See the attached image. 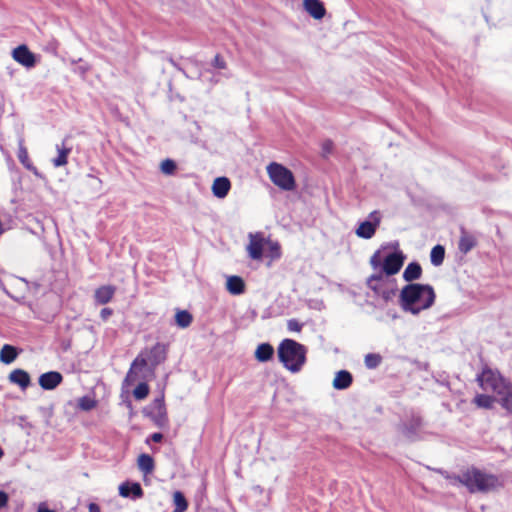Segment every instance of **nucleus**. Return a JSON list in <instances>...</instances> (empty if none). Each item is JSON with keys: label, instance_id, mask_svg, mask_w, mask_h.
<instances>
[{"label": "nucleus", "instance_id": "nucleus-1", "mask_svg": "<svg viewBox=\"0 0 512 512\" xmlns=\"http://www.w3.org/2000/svg\"><path fill=\"white\" fill-rule=\"evenodd\" d=\"M434 289L428 284L409 283L399 295V303L405 312L418 315L422 310L430 308L435 301Z\"/></svg>", "mask_w": 512, "mask_h": 512}, {"label": "nucleus", "instance_id": "nucleus-2", "mask_svg": "<svg viewBox=\"0 0 512 512\" xmlns=\"http://www.w3.org/2000/svg\"><path fill=\"white\" fill-rule=\"evenodd\" d=\"M277 354L279 361L287 370L297 373L306 362L307 348L303 344L287 338L279 344Z\"/></svg>", "mask_w": 512, "mask_h": 512}, {"label": "nucleus", "instance_id": "nucleus-3", "mask_svg": "<svg viewBox=\"0 0 512 512\" xmlns=\"http://www.w3.org/2000/svg\"><path fill=\"white\" fill-rule=\"evenodd\" d=\"M465 487L470 493H489L502 487L499 477L471 467L464 471Z\"/></svg>", "mask_w": 512, "mask_h": 512}, {"label": "nucleus", "instance_id": "nucleus-4", "mask_svg": "<svg viewBox=\"0 0 512 512\" xmlns=\"http://www.w3.org/2000/svg\"><path fill=\"white\" fill-rule=\"evenodd\" d=\"M404 260L405 256L400 250L389 253L384 258L381 255V250H377L370 258V265L374 270L381 268L386 276H392L400 271Z\"/></svg>", "mask_w": 512, "mask_h": 512}, {"label": "nucleus", "instance_id": "nucleus-5", "mask_svg": "<svg viewBox=\"0 0 512 512\" xmlns=\"http://www.w3.org/2000/svg\"><path fill=\"white\" fill-rule=\"evenodd\" d=\"M267 173L274 185L284 191H292L296 187L293 173L282 164L272 162L267 166Z\"/></svg>", "mask_w": 512, "mask_h": 512}, {"label": "nucleus", "instance_id": "nucleus-6", "mask_svg": "<svg viewBox=\"0 0 512 512\" xmlns=\"http://www.w3.org/2000/svg\"><path fill=\"white\" fill-rule=\"evenodd\" d=\"M478 382L483 390L491 391L495 394L504 389V386L508 383L498 372H494L491 369L483 370L481 375L478 376Z\"/></svg>", "mask_w": 512, "mask_h": 512}, {"label": "nucleus", "instance_id": "nucleus-7", "mask_svg": "<svg viewBox=\"0 0 512 512\" xmlns=\"http://www.w3.org/2000/svg\"><path fill=\"white\" fill-rule=\"evenodd\" d=\"M381 223V215L379 211H372L368 219L361 222L355 233L359 238L371 239Z\"/></svg>", "mask_w": 512, "mask_h": 512}, {"label": "nucleus", "instance_id": "nucleus-8", "mask_svg": "<svg viewBox=\"0 0 512 512\" xmlns=\"http://www.w3.org/2000/svg\"><path fill=\"white\" fill-rule=\"evenodd\" d=\"M144 412L158 427H164L167 424V413L163 397L156 398L145 408Z\"/></svg>", "mask_w": 512, "mask_h": 512}, {"label": "nucleus", "instance_id": "nucleus-9", "mask_svg": "<svg viewBox=\"0 0 512 512\" xmlns=\"http://www.w3.org/2000/svg\"><path fill=\"white\" fill-rule=\"evenodd\" d=\"M12 56L15 61L26 68H32L36 64L35 55L28 49L26 45H20L13 50Z\"/></svg>", "mask_w": 512, "mask_h": 512}, {"label": "nucleus", "instance_id": "nucleus-10", "mask_svg": "<svg viewBox=\"0 0 512 512\" xmlns=\"http://www.w3.org/2000/svg\"><path fill=\"white\" fill-rule=\"evenodd\" d=\"M264 238L261 233L249 234V244L247 251L249 257L253 260H260L263 256Z\"/></svg>", "mask_w": 512, "mask_h": 512}, {"label": "nucleus", "instance_id": "nucleus-11", "mask_svg": "<svg viewBox=\"0 0 512 512\" xmlns=\"http://www.w3.org/2000/svg\"><path fill=\"white\" fill-rule=\"evenodd\" d=\"M63 381V376L58 371H49L39 376L38 383L44 390H53Z\"/></svg>", "mask_w": 512, "mask_h": 512}, {"label": "nucleus", "instance_id": "nucleus-12", "mask_svg": "<svg viewBox=\"0 0 512 512\" xmlns=\"http://www.w3.org/2000/svg\"><path fill=\"white\" fill-rule=\"evenodd\" d=\"M116 290L117 288L113 285H103L98 287L94 292V302L97 305H105L109 303L113 299Z\"/></svg>", "mask_w": 512, "mask_h": 512}, {"label": "nucleus", "instance_id": "nucleus-13", "mask_svg": "<svg viewBox=\"0 0 512 512\" xmlns=\"http://www.w3.org/2000/svg\"><path fill=\"white\" fill-rule=\"evenodd\" d=\"M119 494L124 498L139 499L143 496V489L138 482L126 481L119 486Z\"/></svg>", "mask_w": 512, "mask_h": 512}, {"label": "nucleus", "instance_id": "nucleus-14", "mask_svg": "<svg viewBox=\"0 0 512 512\" xmlns=\"http://www.w3.org/2000/svg\"><path fill=\"white\" fill-rule=\"evenodd\" d=\"M305 11L314 19L320 20L326 14V9L320 0H303Z\"/></svg>", "mask_w": 512, "mask_h": 512}, {"label": "nucleus", "instance_id": "nucleus-15", "mask_svg": "<svg viewBox=\"0 0 512 512\" xmlns=\"http://www.w3.org/2000/svg\"><path fill=\"white\" fill-rule=\"evenodd\" d=\"M460 233L458 249L461 253L467 254L476 246L477 239L473 234L466 231L464 227L460 228Z\"/></svg>", "mask_w": 512, "mask_h": 512}, {"label": "nucleus", "instance_id": "nucleus-16", "mask_svg": "<svg viewBox=\"0 0 512 512\" xmlns=\"http://www.w3.org/2000/svg\"><path fill=\"white\" fill-rule=\"evenodd\" d=\"M497 402L512 415V384L508 382L497 394Z\"/></svg>", "mask_w": 512, "mask_h": 512}, {"label": "nucleus", "instance_id": "nucleus-17", "mask_svg": "<svg viewBox=\"0 0 512 512\" xmlns=\"http://www.w3.org/2000/svg\"><path fill=\"white\" fill-rule=\"evenodd\" d=\"M8 379L11 383L18 385L22 390H25L31 384L30 375L23 369L13 370L9 374Z\"/></svg>", "mask_w": 512, "mask_h": 512}, {"label": "nucleus", "instance_id": "nucleus-18", "mask_svg": "<svg viewBox=\"0 0 512 512\" xmlns=\"http://www.w3.org/2000/svg\"><path fill=\"white\" fill-rule=\"evenodd\" d=\"M230 188L231 183L227 177H218L213 182L212 192L215 197L222 199L227 196Z\"/></svg>", "mask_w": 512, "mask_h": 512}, {"label": "nucleus", "instance_id": "nucleus-19", "mask_svg": "<svg viewBox=\"0 0 512 512\" xmlns=\"http://www.w3.org/2000/svg\"><path fill=\"white\" fill-rule=\"evenodd\" d=\"M167 356V345L156 343L150 350L149 360L153 366H157L165 361Z\"/></svg>", "mask_w": 512, "mask_h": 512}, {"label": "nucleus", "instance_id": "nucleus-20", "mask_svg": "<svg viewBox=\"0 0 512 512\" xmlns=\"http://www.w3.org/2000/svg\"><path fill=\"white\" fill-rule=\"evenodd\" d=\"M352 382V374L347 370H340L335 375L333 387L336 390H345L351 386Z\"/></svg>", "mask_w": 512, "mask_h": 512}, {"label": "nucleus", "instance_id": "nucleus-21", "mask_svg": "<svg viewBox=\"0 0 512 512\" xmlns=\"http://www.w3.org/2000/svg\"><path fill=\"white\" fill-rule=\"evenodd\" d=\"M226 288L232 295H240L245 291V283L239 276H229Z\"/></svg>", "mask_w": 512, "mask_h": 512}, {"label": "nucleus", "instance_id": "nucleus-22", "mask_svg": "<svg viewBox=\"0 0 512 512\" xmlns=\"http://www.w3.org/2000/svg\"><path fill=\"white\" fill-rule=\"evenodd\" d=\"M274 355V348L269 343H261L255 351V358L259 362H267L272 359Z\"/></svg>", "mask_w": 512, "mask_h": 512}, {"label": "nucleus", "instance_id": "nucleus-23", "mask_svg": "<svg viewBox=\"0 0 512 512\" xmlns=\"http://www.w3.org/2000/svg\"><path fill=\"white\" fill-rule=\"evenodd\" d=\"M56 150L58 155L56 158L52 160V163L55 167H61L67 164L68 155L71 152V147L66 146L65 140L61 145H56Z\"/></svg>", "mask_w": 512, "mask_h": 512}, {"label": "nucleus", "instance_id": "nucleus-24", "mask_svg": "<svg viewBox=\"0 0 512 512\" xmlns=\"http://www.w3.org/2000/svg\"><path fill=\"white\" fill-rule=\"evenodd\" d=\"M19 355V351L16 347L5 344L0 350V361L4 364H11L16 360Z\"/></svg>", "mask_w": 512, "mask_h": 512}, {"label": "nucleus", "instance_id": "nucleus-25", "mask_svg": "<svg viewBox=\"0 0 512 512\" xmlns=\"http://www.w3.org/2000/svg\"><path fill=\"white\" fill-rule=\"evenodd\" d=\"M422 275V268L419 263L411 262L407 265L403 272V278L407 282H412L417 280Z\"/></svg>", "mask_w": 512, "mask_h": 512}, {"label": "nucleus", "instance_id": "nucleus-26", "mask_svg": "<svg viewBox=\"0 0 512 512\" xmlns=\"http://www.w3.org/2000/svg\"><path fill=\"white\" fill-rule=\"evenodd\" d=\"M18 159L27 170L31 171L35 176L41 177V174L39 173L37 168L30 161L27 149L22 145H20L19 147Z\"/></svg>", "mask_w": 512, "mask_h": 512}, {"label": "nucleus", "instance_id": "nucleus-27", "mask_svg": "<svg viewBox=\"0 0 512 512\" xmlns=\"http://www.w3.org/2000/svg\"><path fill=\"white\" fill-rule=\"evenodd\" d=\"M146 365H147V361L144 358H142V359L136 358L133 361V363L130 367V370L128 371V373L125 377V383L128 385H131L134 382H136L138 380V375L134 369L138 366L145 367Z\"/></svg>", "mask_w": 512, "mask_h": 512}, {"label": "nucleus", "instance_id": "nucleus-28", "mask_svg": "<svg viewBox=\"0 0 512 512\" xmlns=\"http://www.w3.org/2000/svg\"><path fill=\"white\" fill-rule=\"evenodd\" d=\"M138 467L144 474H150L154 470V460L149 454H141L138 457Z\"/></svg>", "mask_w": 512, "mask_h": 512}, {"label": "nucleus", "instance_id": "nucleus-29", "mask_svg": "<svg viewBox=\"0 0 512 512\" xmlns=\"http://www.w3.org/2000/svg\"><path fill=\"white\" fill-rule=\"evenodd\" d=\"M176 324L180 328H187L191 325L193 317L187 310H178L175 315Z\"/></svg>", "mask_w": 512, "mask_h": 512}, {"label": "nucleus", "instance_id": "nucleus-30", "mask_svg": "<svg viewBox=\"0 0 512 512\" xmlns=\"http://www.w3.org/2000/svg\"><path fill=\"white\" fill-rule=\"evenodd\" d=\"M445 257V249L442 245H436L432 248L430 253V260L434 266H439L443 263Z\"/></svg>", "mask_w": 512, "mask_h": 512}, {"label": "nucleus", "instance_id": "nucleus-31", "mask_svg": "<svg viewBox=\"0 0 512 512\" xmlns=\"http://www.w3.org/2000/svg\"><path fill=\"white\" fill-rule=\"evenodd\" d=\"M497 401V397H493L486 394H478L474 398V403L480 408L490 409L493 407L494 402Z\"/></svg>", "mask_w": 512, "mask_h": 512}, {"label": "nucleus", "instance_id": "nucleus-32", "mask_svg": "<svg viewBox=\"0 0 512 512\" xmlns=\"http://www.w3.org/2000/svg\"><path fill=\"white\" fill-rule=\"evenodd\" d=\"M382 362V356L377 353H369L364 358L365 366L368 369L377 368Z\"/></svg>", "mask_w": 512, "mask_h": 512}, {"label": "nucleus", "instance_id": "nucleus-33", "mask_svg": "<svg viewBox=\"0 0 512 512\" xmlns=\"http://www.w3.org/2000/svg\"><path fill=\"white\" fill-rule=\"evenodd\" d=\"M173 501L175 505V509L186 511L188 508V502L184 496V494L180 491H175L173 494Z\"/></svg>", "mask_w": 512, "mask_h": 512}, {"label": "nucleus", "instance_id": "nucleus-34", "mask_svg": "<svg viewBox=\"0 0 512 512\" xmlns=\"http://www.w3.org/2000/svg\"><path fill=\"white\" fill-rule=\"evenodd\" d=\"M176 163L172 159H165L161 162L160 169L165 175H172L176 171Z\"/></svg>", "mask_w": 512, "mask_h": 512}, {"label": "nucleus", "instance_id": "nucleus-35", "mask_svg": "<svg viewBox=\"0 0 512 512\" xmlns=\"http://www.w3.org/2000/svg\"><path fill=\"white\" fill-rule=\"evenodd\" d=\"M149 394V386L142 382L139 383L133 391V395L137 400H142Z\"/></svg>", "mask_w": 512, "mask_h": 512}, {"label": "nucleus", "instance_id": "nucleus-36", "mask_svg": "<svg viewBox=\"0 0 512 512\" xmlns=\"http://www.w3.org/2000/svg\"><path fill=\"white\" fill-rule=\"evenodd\" d=\"M78 406L84 411H89L96 406V401L88 396H83L79 399Z\"/></svg>", "mask_w": 512, "mask_h": 512}, {"label": "nucleus", "instance_id": "nucleus-37", "mask_svg": "<svg viewBox=\"0 0 512 512\" xmlns=\"http://www.w3.org/2000/svg\"><path fill=\"white\" fill-rule=\"evenodd\" d=\"M1 289L2 291L8 296L10 297L11 299H13L14 301H16L17 303L19 304H24L25 303V296L24 295H14L12 293H10V291L6 288L5 285H1Z\"/></svg>", "mask_w": 512, "mask_h": 512}, {"label": "nucleus", "instance_id": "nucleus-38", "mask_svg": "<svg viewBox=\"0 0 512 512\" xmlns=\"http://www.w3.org/2000/svg\"><path fill=\"white\" fill-rule=\"evenodd\" d=\"M303 327V324L300 323L298 320L296 319H290L288 320L287 322V328L289 331L291 332H300L301 329Z\"/></svg>", "mask_w": 512, "mask_h": 512}, {"label": "nucleus", "instance_id": "nucleus-39", "mask_svg": "<svg viewBox=\"0 0 512 512\" xmlns=\"http://www.w3.org/2000/svg\"><path fill=\"white\" fill-rule=\"evenodd\" d=\"M334 144L331 140H325L322 143V156L327 157L329 156L333 151Z\"/></svg>", "mask_w": 512, "mask_h": 512}, {"label": "nucleus", "instance_id": "nucleus-40", "mask_svg": "<svg viewBox=\"0 0 512 512\" xmlns=\"http://www.w3.org/2000/svg\"><path fill=\"white\" fill-rule=\"evenodd\" d=\"M269 252H270L271 258H273V259L279 258L281 255L279 244L277 242H270L269 243Z\"/></svg>", "mask_w": 512, "mask_h": 512}, {"label": "nucleus", "instance_id": "nucleus-41", "mask_svg": "<svg viewBox=\"0 0 512 512\" xmlns=\"http://www.w3.org/2000/svg\"><path fill=\"white\" fill-rule=\"evenodd\" d=\"M377 270H379V272L372 274V275L367 279V281H369V282H370V283H372V284H375V282H377V281H378V282H383V283L385 282V280H384V276H383L385 273H384V272H382V269H381V268H378Z\"/></svg>", "mask_w": 512, "mask_h": 512}, {"label": "nucleus", "instance_id": "nucleus-42", "mask_svg": "<svg viewBox=\"0 0 512 512\" xmlns=\"http://www.w3.org/2000/svg\"><path fill=\"white\" fill-rule=\"evenodd\" d=\"M367 286L375 292V294L379 295V293L385 288V282H375V284L367 281Z\"/></svg>", "mask_w": 512, "mask_h": 512}, {"label": "nucleus", "instance_id": "nucleus-43", "mask_svg": "<svg viewBox=\"0 0 512 512\" xmlns=\"http://www.w3.org/2000/svg\"><path fill=\"white\" fill-rule=\"evenodd\" d=\"M395 294V289L394 288H391V289H388V288H384L378 296H380L382 299H384L385 301H389L392 296Z\"/></svg>", "mask_w": 512, "mask_h": 512}, {"label": "nucleus", "instance_id": "nucleus-44", "mask_svg": "<svg viewBox=\"0 0 512 512\" xmlns=\"http://www.w3.org/2000/svg\"><path fill=\"white\" fill-rule=\"evenodd\" d=\"M213 66L218 68V69H225L226 68V62L225 60L219 55L217 54L215 57H214V60H213Z\"/></svg>", "mask_w": 512, "mask_h": 512}, {"label": "nucleus", "instance_id": "nucleus-45", "mask_svg": "<svg viewBox=\"0 0 512 512\" xmlns=\"http://www.w3.org/2000/svg\"><path fill=\"white\" fill-rule=\"evenodd\" d=\"M462 477H464V471L461 474H458V475L454 474L452 476H446L447 479H450V480H452L455 483H459V484L465 486V482H464V479Z\"/></svg>", "mask_w": 512, "mask_h": 512}, {"label": "nucleus", "instance_id": "nucleus-46", "mask_svg": "<svg viewBox=\"0 0 512 512\" xmlns=\"http://www.w3.org/2000/svg\"><path fill=\"white\" fill-rule=\"evenodd\" d=\"M113 314V310L111 308H103L100 312V317L103 321H107L108 318Z\"/></svg>", "mask_w": 512, "mask_h": 512}, {"label": "nucleus", "instance_id": "nucleus-47", "mask_svg": "<svg viewBox=\"0 0 512 512\" xmlns=\"http://www.w3.org/2000/svg\"><path fill=\"white\" fill-rule=\"evenodd\" d=\"M13 280H14L15 284H22L24 291L29 290V282L26 279L20 278V277H14Z\"/></svg>", "mask_w": 512, "mask_h": 512}, {"label": "nucleus", "instance_id": "nucleus-48", "mask_svg": "<svg viewBox=\"0 0 512 512\" xmlns=\"http://www.w3.org/2000/svg\"><path fill=\"white\" fill-rule=\"evenodd\" d=\"M8 494L4 491H0V509L8 504Z\"/></svg>", "mask_w": 512, "mask_h": 512}, {"label": "nucleus", "instance_id": "nucleus-49", "mask_svg": "<svg viewBox=\"0 0 512 512\" xmlns=\"http://www.w3.org/2000/svg\"><path fill=\"white\" fill-rule=\"evenodd\" d=\"M151 440L153 442H156V443H159L162 441L163 439V434L162 433H153L151 436H150Z\"/></svg>", "mask_w": 512, "mask_h": 512}, {"label": "nucleus", "instance_id": "nucleus-50", "mask_svg": "<svg viewBox=\"0 0 512 512\" xmlns=\"http://www.w3.org/2000/svg\"><path fill=\"white\" fill-rule=\"evenodd\" d=\"M89 512H101V509L98 504L96 503H90L88 505Z\"/></svg>", "mask_w": 512, "mask_h": 512}, {"label": "nucleus", "instance_id": "nucleus-51", "mask_svg": "<svg viewBox=\"0 0 512 512\" xmlns=\"http://www.w3.org/2000/svg\"><path fill=\"white\" fill-rule=\"evenodd\" d=\"M168 62L173 66L175 67L176 69H178L179 71H181L183 74L186 75L185 71L178 65V63L173 59V58H169L168 59Z\"/></svg>", "mask_w": 512, "mask_h": 512}, {"label": "nucleus", "instance_id": "nucleus-52", "mask_svg": "<svg viewBox=\"0 0 512 512\" xmlns=\"http://www.w3.org/2000/svg\"><path fill=\"white\" fill-rule=\"evenodd\" d=\"M37 512H55V511H54V510H50V509H48V508H46V507H44V506H40V507L38 508V511H37Z\"/></svg>", "mask_w": 512, "mask_h": 512}, {"label": "nucleus", "instance_id": "nucleus-53", "mask_svg": "<svg viewBox=\"0 0 512 512\" xmlns=\"http://www.w3.org/2000/svg\"><path fill=\"white\" fill-rule=\"evenodd\" d=\"M2 456H3V450H2V448L0 447V459L2 458Z\"/></svg>", "mask_w": 512, "mask_h": 512}, {"label": "nucleus", "instance_id": "nucleus-54", "mask_svg": "<svg viewBox=\"0 0 512 512\" xmlns=\"http://www.w3.org/2000/svg\"><path fill=\"white\" fill-rule=\"evenodd\" d=\"M172 512H184L183 510L174 509Z\"/></svg>", "mask_w": 512, "mask_h": 512}, {"label": "nucleus", "instance_id": "nucleus-55", "mask_svg": "<svg viewBox=\"0 0 512 512\" xmlns=\"http://www.w3.org/2000/svg\"><path fill=\"white\" fill-rule=\"evenodd\" d=\"M420 425V422H419V419L416 420V426H419Z\"/></svg>", "mask_w": 512, "mask_h": 512}]
</instances>
